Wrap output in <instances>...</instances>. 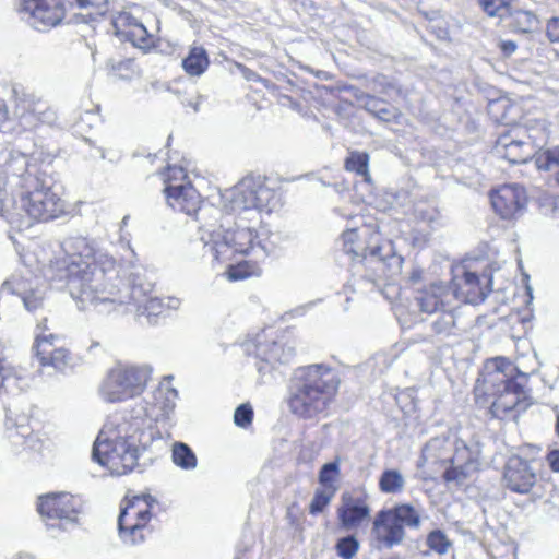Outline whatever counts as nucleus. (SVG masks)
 I'll list each match as a JSON object with an SVG mask.
<instances>
[{
    "label": "nucleus",
    "mask_w": 559,
    "mask_h": 559,
    "mask_svg": "<svg viewBox=\"0 0 559 559\" xmlns=\"http://www.w3.org/2000/svg\"><path fill=\"white\" fill-rule=\"evenodd\" d=\"M163 302L158 298H148L145 304L142 306V314L158 316L163 311Z\"/></svg>",
    "instance_id": "45"
},
{
    "label": "nucleus",
    "mask_w": 559,
    "mask_h": 559,
    "mask_svg": "<svg viewBox=\"0 0 559 559\" xmlns=\"http://www.w3.org/2000/svg\"><path fill=\"white\" fill-rule=\"evenodd\" d=\"M370 496L364 488L345 490L335 509L336 525L343 532L357 531L371 520Z\"/></svg>",
    "instance_id": "13"
},
{
    "label": "nucleus",
    "mask_w": 559,
    "mask_h": 559,
    "mask_svg": "<svg viewBox=\"0 0 559 559\" xmlns=\"http://www.w3.org/2000/svg\"><path fill=\"white\" fill-rule=\"evenodd\" d=\"M390 90H394V86H393L391 83H388V84L384 86V88H383L382 93H384V94L389 95V91H390Z\"/></svg>",
    "instance_id": "52"
},
{
    "label": "nucleus",
    "mask_w": 559,
    "mask_h": 559,
    "mask_svg": "<svg viewBox=\"0 0 559 559\" xmlns=\"http://www.w3.org/2000/svg\"><path fill=\"white\" fill-rule=\"evenodd\" d=\"M518 373L516 367L506 357L488 359L473 386L475 406L497 419L516 417L526 411L533 401Z\"/></svg>",
    "instance_id": "1"
},
{
    "label": "nucleus",
    "mask_w": 559,
    "mask_h": 559,
    "mask_svg": "<svg viewBox=\"0 0 559 559\" xmlns=\"http://www.w3.org/2000/svg\"><path fill=\"white\" fill-rule=\"evenodd\" d=\"M151 377L146 366L117 364L105 377L99 392L109 403L123 402L140 395Z\"/></svg>",
    "instance_id": "11"
},
{
    "label": "nucleus",
    "mask_w": 559,
    "mask_h": 559,
    "mask_svg": "<svg viewBox=\"0 0 559 559\" xmlns=\"http://www.w3.org/2000/svg\"><path fill=\"white\" fill-rule=\"evenodd\" d=\"M255 355L261 362H266L271 366L286 360L285 348L276 341L259 343L257 345Z\"/></svg>",
    "instance_id": "31"
},
{
    "label": "nucleus",
    "mask_w": 559,
    "mask_h": 559,
    "mask_svg": "<svg viewBox=\"0 0 559 559\" xmlns=\"http://www.w3.org/2000/svg\"><path fill=\"white\" fill-rule=\"evenodd\" d=\"M81 498L69 492H49L40 495L36 501V511L45 527L53 534L74 528L82 512Z\"/></svg>",
    "instance_id": "10"
},
{
    "label": "nucleus",
    "mask_w": 559,
    "mask_h": 559,
    "mask_svg": "<svg viewBox=\"0 0 559 559\" xmlns=\"http://www.w3.org/2000/svg\"><path fill=\"white\" fill-rule=\"evenodd\" d=\"M428 548L438 555H445L452 546L451 540L441 530H433L426 538Z\"/></svg>",
    "instance_id": "39"
},
{
    "label": "nucleus",
    "mask_w": 559,
    "mask_h": 559,
    "mask_svg": "<svg viewBox=\"0 0 559 559\" xmlns=\"http://www.w3.org/2000/svg\"><path fill=\"white\" fill-rule=\"evenodd\" d=\"M405 486L406 479L402 472L396 468H386L379 476L378 488L383 495H401Z\"/></svg>",
    "instance_id": "29"
},
{
    "label": "nucleus",
    "mask_w": 559,
    "mask_h": 559,
    "mask_svg": "<svg viewBox=\"0 0 559 559\" xmlns=\"http://www.w3.org/2000/svg\"><path fill=\"white\" fill-rule=\"evenodd\" d=\"M264 367L262 365L258 366L259 371H261Z\"/></svg>",
    "instance_id": "54"
},
{
    "label": "nucleus",
    "mask_w": 559,
    "mask_h": 559,
    "mask_svg": "<svg viewBox=\"0 0 559 559\" xmlns=\"http://www.w3.org/2000/svg\"><path fill=\"white\" fill-rule=\"evenodd\" d=\"M156 500L148 493L126 496L118 518L119 535L124 543L138 545L153 532L151 521Z\"/></svg>",
    "instance_id": "9"
},
{
    "label": "nucleus",
    "mask_w": 559,
    "mask_h": 559,
    "mask_svg": "<svg viewBox=\"0 0 559 559\" xmlns=\"http://www.w3.org/2000/svg\"><path fill=\"white\" fill-rule=\"evenodd\" d=\"M415 221L435 228L440 222V212L437 206L430 203L418 204L414 212Z\"/></svg>",
    "instance_id": "37"
},
{
    "label": "nucleus",
    "mask_w": 559,
    "mask_h": 559,
    "mask_svg": "<svg viewBox=\"0 0 559 559\" xmlns=\"http://www.w3.org/2000/svg\"><path fill=\"white\" fill-rule=\"evenodd\" d=\"M262 214L253 212L250 216L238 215L234 227L212 234L205 248L218 264L228 262L236 255L247 257L257 248H261L266 257V250L262 246Z\"/></svg>",
    "instance_id": "6"
},
{
    "label": "nucleus",
    "mask_w": 559,
    "mask_h": 559,
    "mask_svg": "<svg viewBox=\"0 0 559 559\" xmlns=\"http://www.w3.org/2000/svg\"><path fill=\"white\" fill-rule=\"evenodd\" d=\"M487 112L490 119L498 124H502L508 128L525 126L522 123V119L524 117L522 106L508 98H499L489 102Z\"/></svg>",
    "instance_id": "25"
},
{
    "label": "nucleus",
    "mask_w": 559,
    "mask_h": 559,
    "mask_svg": "<svg viewBox=\"0 0 559 559\" xmlns=\"http://www.w3.org/2000/svg\"><path fill=\"white\" fill-rule=\"evenodd\" d=\"M535 165L540 170H554L559 185V146L539 151L535 158Z\"/></svg>",
    "instance_id": "33"
},
{
    "label": "nucleus",
    "mask_w": 559,
    "mask_h": 559,
    "mask_svg": "<svg viewBox=\"0 0 559 559\" xmlns=\"http://www.w3.org/2000/svg\"><path fill=\"white\" fill-rule=\"evenodd\" d=\"M453 298L464 304H481L492 289L491 275L473 271L468 265L457 266L450 280Z\"/></svg>",
    "instance_id": "15"
},
{
    "label": "nucleus",
    "mask_w": 559,
    "mask_h": 559,
    "mask_svg": "<svg viewBox=\"0 0 559 559\" xmlns=\"http://www.w3.org/2000/svg\"><path fill=\"white\" fill-rule=\"evenodd\" d=\"M336 493L328 491L322 488H317L313 496L308 504L309 514L317 516L328 510Z\"/></svg>",
    "instance_id": "36"
},
{
    "label": "nucleus",
    "mask_w": 559,
    "mask_h": 559,
    "mask_svg": "<svg viewBox=\"0 0 559 559\" xmlns=\"http://www.w3.org/2000/svg\"><path fill=\"white\" fill-rule=\"evenodd\" d=\"M63 213V201L44 174L26 171L17 190L1 198L0 214L11 225L48 222Z\"/></svg>",
    "instance_id": "2"
},
{
    "label": "nucleus",
    "mask_w": 559,
    "mask_h": 559,
    "mask_svg": "<svg viewBox=\"0 0 559 559\" xmlns=\"http://www.w3.org/2000/svg\"><path fill=\"white\" fill-rule=\"evenodd\" d=\"M295 508L297 509V504L296 503H293L292 506L288 507V509H287V518H288L289 523L292 525L297 526L298 525V519L295 515H293V513H292L293 509H295Z\"/></svg>",
    "instance_id": "50"
},
{
    "label": "nucleus",
    "mask_w": 559,
    "mask_h": 559,
    "mask_svg": "<svg viewBox=\"0 0 559 559\" xmlns=\"http://www.w3.org/2000/svg\"><path fill=\"white\" fill-rule=\"evenodd\" d=\"M444 469L442 478L445 483H462L478 471V461L466 444L457 445Z\"/></svg>",
    "instance_id": "23"
},
{
    "label": "nucleus",
    "mask_w": 559,
    "mask_h": 559,
    "mask_svg": "<svg viewBox=\"0 0 559 559\" xmlns=\"http://www.w3.org/2000/svg\"><path fill=\"white\" fill-rule=\"evenodd\" d=\"M518 48V45L513 40H502L499 43V49L503 57H510Z\"/></svg>",
    "instance_id": "46"
},
{
    "label": "nucleus",
    "mask_w": 559,
    "mask_h": 559,
    "mask_svg": "<svg viewBox=\"0 0 559 559\" xmlns=\"http://www.w3.org/2000/svg\"><path fill=\"white\" fill-rule=\"evenodd\" d=\"M495 213L504 221L516 219L527 204V194L519 185H502L489 193Z\"/></svg>",
    "instance_id": "18"
},
{
    "label": "nucleus",
    "mask_w": 559,
    "mask_h": 559,
    "mask_svg": "<svg viewBox=\"0 0 559 559\" xmlns=\"http://www.w3.org/2000/svg\"><path fill=\"white\" fill-rule=\"evenodd\" d=\"M138 429L118 428L102 430L94 448L93 456L114 475H126L133 471L139 460Z\"/></svg>",
    "instance_id": "7"
},
{
    "label": "nucleus",
    "mask_w": 559,
    "mask_h": 559,
    "mask_svg": "<svg viewBox=\"0 0 559 559\" xmlns=\"http://www.w3.org/2000/svg\"><path fill=\"white\" fill-rule=\"evenodd\" d=\"M344 170L360 177L364 182L371 183L372 178L370 174V155L367 152L352 150L348 151L347 156L344 158Z\"/></svg>",
    "instance_id": "28"
},
{
    "label": "nucleus",
    "mask_w": 559,
    "mask_h": 559,
    "mask_svg": "<svg viewBox=\"0 0 559 559\" xmlns=\"http://www.w3.org/2000/svg\"><path fill=\"white\" fill-rule=\"evenodd\" d=\"M59 341L60 336L52 333L36 336L34 350L41 367L64 370L74 366V356L69 348L60 345Z\"/></svg>",
    "instance_id": "19"
},
{
    "label": "nucleus",
    "mask_w": 559,
    "mask_h": 559,
    "mask_svg": "<svg viewBox=\"0 0 559 559\" xmlns=\"http://www.w3.org/2000/svg\"><path fill=\"white\" fill-rule=\"evenodd\" d=\"M547 459L551 471L559 473V450L551 451Z\"/></svg>",
    "instance_id": "48"
},
{
    "label": "nucleus",
    "mask_w": 559,
    "mask_h": 559,
    "mask_svg": "<svg viewBox=\"0 0 559 559\" xmlns=\"http://www.w3.org/2000/svg\"><path fill=\"white\" fill-rule=\"evenodd\" d=\"M360 548V543L355 535H346L336 540L334 549L342 559H354Z\"/></svg>",
    "instance_id": "38"
},
{
    "label": "nucleus",
    "mask_w": 559,
    "mask_h": 559,
    "mask_svg": "<svg viewBox=\"0 0 559 559\" xmlns=\"http://www.w3.org/2000/svg\"><path fill=\"white\" fill-rule=\"evenodd\" d=\"M265 257L262 259H243L227 265L224 276L228 282H240L252 277H260L263 274V264Z\"/></svg>",
    "instance_id": "26"
},
{
    "label": "nucleus",
    "mask_w": 559,
    "mask_h": 559,
    "mask_svg": "<svg viewBox=\"0 0 559 559\" xmlns=\"http://www.w3.org/2000/svg\"><path fill=\"white\" fill-rule=\"evenodd\" d=\"M450 285L443 282H433L424 285L416 292L415 300L421 312L433 314L441 312L451 318V326L454 325L452 316L453 304Z\"/></svg>",
    "instance_id": "20"
},
{
    "label": "nucleus",
    "mask_w": 559,
    "mask_h": 559,
    "mask_svg": "<svg viewBox=\"0 0 559 559\" xmlns=\"http://www.w3.org/2000/svg\"><path fill=\"white\" fill-rule=\"evenodd\" d=\"M9 119L7 106L0 100V128Z\"/></svg>",
    "instance_id": "49"
},
{
    "label": "nucleus",
    "mask_w": 559,
    "mask_h": 559,
    "mask_svg": "<svg viewBox=\"0 0 559 559\" xmlns=\"http://www.w3.org/2000/svg\"><path fill=\"white\" fill-rule=\"evenodd\" d=\"M319 488L337 493L341 487L340 459L325 463L318 473Z\"/></svg>",
    "instance_id": "30"
},
{
    "label": "nucleus",
    "mask_w": 559,
    "mask_h": 559,
    "mask_svg": "<svg viewBox=\"0 0 559 559\" xmlns=\"http://www.w3.org/2000/svg\"><path fill=\"white\" fill-rule=\"evenodd\" d=\"M164 193L167 203L187 215H195L202 206L203 199L188 180L186 170L180 166H168L164 171Z\"/></svg>",
    "instance_id": "12"
},
{
    "label": "nucleus",
    "mask_w": 559,
    "mask_h": 559,
    "mask_svg": "<svg viewBox=\"0 0 559 559\" xmlns=\"http://www.w3.org/2000/svg\"><path fill=\"white\" fill-rule=\"evenodd\" d=\"M338 391V381L331 369L312 365L302 369L297 383L287 396L290 413L300 419L326 415Z\"/></svg>",
    "instance_id": "4"
},
{
    "label": "nucleus",
    "mask_w": 559,
    "mask_h": 559,
    "mask_svg": "<svg viewBox=\"0 0 559 559\" xmlns=\"http://www.w3.org/2000/svg\"><path fill=\"white\" fill-rule=\"evenodd\" d=\"M253 421V408L249 403L239 405L234 413V423L241 428H248Z\"/></svg>",
    "instance_id": "41"
},
{
    "label": "nucleus",
    "mask_w": 559,
    "mask_h": 559,
    "mask_svg": "<svg viewBox=\"0 0 559 559\" xmlns=\"http://www.w3.org/2000/svg\"><path fill=\"white\" fill-rule=\"evenodd\" d=\"M64 271L67 288L80 309L116 301L114 293L107 289L105 267L94 259L73 254L66 262Z\"/></svg>",
    "instance_id": "5"
},
{
    "label": "nucleus",
    "mask_w": 559,
    "mask_h": 559,
    "mask_svg": "<svg viewBox=\"0 0 559 559\" xmlns=\"http://www.w3.org/2000/svg\"><path fill=\"white\" fill-rule=\"evenodd\" d=\"M17 377V370L8 358L4 356L3 352L0 349V392L4 389L5 383Z\"/></svg>",
    "instance_id": "42"
},
{
    "label": "nucleus",
    "mask_w": 559,
    "mask_h": 559,
    "mask_svg": "<svg viewBox=\"0 0 559 559\" xmlns=\"http://www.w3.org/2000/svg\"><path fill=\"white\" fill-rule=\"evenodd\" d=\"M210 56L202 45L193 44L182 58L181 67L185 73L191 78L201 76L210 67Z\"/></svg>",
    "instance_id": "27"
},
{
    "label": "nucleus",
    "mask_w": 559,
    "mask_h": 559,
    "mask_svg": "<svg viewBox=\"0 0 559 559\" xmlns=\"http://www.w3.org/2000/svg\"><path fill=\"white\" fill-rule=\"evenodd\" d=\"M545 34L551 44H559V16H551L547 20Z\"/></svg>",
    "instance_id": "44"
},
{
    "label": "nucleus",
    "mask_w": 559,
    "mask_h": 559,
    "mask_svg": "<svg viewBox=\"0 0 559 559\" xmlns=\"http://www.w3.org/2000/svg\"><path fill=\"white\" fill-rule=\"evenodd\" d=\"M171 457L175 465L183 469H192L197 466V456L186 443H174Z\"/></svg>",
    "instance_id": "35"
},
{
    "label": "nucleus",
    "mask_w": 559,
    "mask_h": 559,
    "mask_svg": "<svg viewBox=\"0 0 559 559\" xmlns=\"http://www.w3.org/2000/svg\"><path fill=\"white\" fill-rule=\"evenodd\" d=\"M451 456L450 444L447 441L440 440L429 443L424 452L425 460L433 464H448Z\"/></svg>",
    "instance_id": "32"
},
{
    "label": "nucleus",
    "mask_w": 559,
    "mask_h": 559,
    "mask_svg": "<svg viewBox=\"0 0 559 559\" xmlns=\"http://www.w3.org/2000/svg\"><path fill=\"white\" fill-rule=\"evenodd\" d=\"M527 126H515L501 132L493 145L495 153L510 164H524L539 152Z\"/></svg>",
    "instance_id": "16"
},
{
    "label": "nucleus",
    "mask_w": 559,
    "mask_h": 559,
    "mask_svg": "<svg viewBox=\"0 0 559 559\" xmlns=\"http://www.w3.org/2000/svg\"><path fill=\"white\" fill-rule=\"evenodd\" d=\"M59 2L64 7V9H87L94 8L97 10L103 9L107 4V0H59Z\"/></svg>",
    "instance_id": "43"
},
{
    "label": "nucleus",
    "mask_w": 559,
    "mask_h": 559,
    "mask_svg": "<svg viewBox=\"0 0 559 559\" xmlns=\"http://www.w3.org/2000/svg\"><path fill=\"white\" fill-rule=\"evenodd\" d=\"M341 239L344 253L353 262L370 264V280H390L401 273L403 258L396 254L394 242L381 234L373 221L347 228Z\"/></svg>",
    "instance_id": "3"
},
{
    "label": "nucleus",
    "mask_w": 559,
    "mask_h": 559,
    "mask_svg": "<svg viewBox=\"0 0 559 559\" xmlns=\"http://www.w3.org/2000/svg\"><path fill=\"white\" fill-rule=\"evenodd\" d=\"M110 265H111V269H110V271H109V272H115V273H117V272H116V270H115V262H110Z\"/></svg>",
    "instance_id": "53"
},
{
    "label": "nucleus",
    "mask_w": 559,
    "mask_h": 559,
    "mask_svg": "<svg viewBox=\"0 0 559 559\" xmlns=\"http://www.w3.org/2000/svg\"><path fill=\"white\" fill-rule=\"evenodd\" d=\"M276 193L265 182L253 176L242 178L234 189L233 204L240 210L239 215L250 216L253 212H271Z\"/></svg>",
    "instance_id": "14"
},
{
    "label": "nucleus",
    "mask_w": 559,
    "mask_h": 559,
    "mask_svg": "<svg viewBox=\"0 0 559 559\" xmlns=\"http://www.w3.org/2000/svg\"><path fill=\"white\" fill-rule=\"evenodd\" d=\"M481 11L489 17L510 15L515 0H476Z\"/></svg>",
    "instance_id": "34"
},
{
    "label": "nucleus",
    "mask_w": 559,
    "mask_h": 559,
    "mask_svg": "<svg viewBox=\"0 0 559 559\" xmlns=\"http://www.w3.org/2000/svg\"><path fill=\"white\" fill-rule=\"evenodd\" d=\"M115 35L123 41L147 52L158 45V38L148 33L146 27L130 13L120 12L112 19Z\"/></svg>",
    "instance_id": "21"
},
{
    "label": "nucleus",
    "mask_w": 559,
    "mask_h": 559,
    "mask_svg": "<svg viewBox=\"0 0 559 559\" xmlns=\"http://www.w3.org/2000/svg\"><path fill=\"white\" fill-rule=\"evenodd\" d=\"M423 278V270L415 269L409 275V281L413 283L419 282Z\"/></svg>",
    "instance_id": "51"
},
{
    "label": "nucleus",
    "mask_w": 559,
    "mask_h": 559,
    "mask_svg": "<svg viewBox=\"0 0 559 559\" xmlns=\"http://www.w3.org/2000/svg\"><path fill=\"white\" fill-rule=\"evenodd\" d=\"M420 522V513L414 506L397 503L376 514L371 536L379 547L392 548L404 540L405 527L417 528Z\"/></svg>",
    "instance_id": "8"
},
{
    "label": "nucleus",
    "mask_w": 559,
    "mask_h": 559,
    "mask_svg": "<svg viewBox=\"0 0 559 559\" xmlns=\"http://www.w3.org/2000/svg\"><path fill=\"white\" fill-rule=\"evenodd\" d=\"M20 11L29 15L32 25L38 31L57 26L67 12L59 0L55 3L48 0H22Z\"/></svg>",
    "instance_id": "22"
},
{
    "label": "nucleus",
    "mask_w": 559,
    "mask_h": 559,
    "mask_svg": "<svg viewBox=\"0 0 559 559\" xmlns=\"http://www.w3.org/2000/svg\"><path fill=\"white\" fill-rule=\"evenodd\" d=\"M360 107L379 121L388 124H402L405 120L403 111L391 100L369 93L356 96Z\"/></svg>",
    "instance_id": "24"
},
{
    "label": "nucleus",
    "mask_w": 559,
    "mask_h": 559,
    "mask_svg": "<svg viewBox=\"0 0 559 559\" xmlns=\"http://www.w3.org/2000/svg\"><path fill=\"white\" fill-rule=\"evenodd\" d=\"M511 16H512V27L515 32H519V33L531 32L537 22L535 14H533L530 11L519 10V11H515Z\"/></svg>",
    "instance_id": "40"
},
{
    "label": "nucleus",
    "mask_w": 559,
    "mask_h": 559,
    "mask_svg": "<svg viewBox=\"0 0 559 559\" xmlns=\"http://www.w3.org/2000/svg\"><path fill=\"white\" fill-rule=\"evenodd\" d=\"M532 464L533 460L520 453L508 456L501 473L502 486L514 493H530L537 483V475Z\"/></svg>",
    "instance_id": "17"
},
{
    "label": "nucleus",
    "mask_w": 559,
    "mask_h": 559,
    "mask_svg": "<svg viewBox=\"0 0 559 559\" xmlns=\"http://www.w3.org/2000/svg\"><path fill=\"white\" fill-rule=\"evenodd\" d=\"M23 301H24L25 307L28 310H35L40 305L41 299L37 298V297L33 296V295H25L23 297Z\"/></svg>",
    "instance_id": "47"
}]
</instances>
